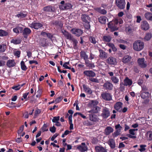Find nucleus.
Returning a JSON list of instances; mask_svg holds the SVG:
<instances>
[{
	"mask_svg": "<svg viewBox=\"0 0 152 152\" xmlns=\"http://www.w3.org/2000/svg\"><path fill=\"white\" fill-rule=\"evenodd\" d=\"M81 18L85 28L87 29H89L91 27L90 22L91 21L89 15L86 14H82Z\"/></svg>",
	"mask_w": 152,
	"mask_h": 152,
	"instance_id": "1",
	"label": "nucleus"
},
{
	"mask_svg": "<svg viewBox=\"0 0 152 152\" xmlns=\"http://www.w3.org/2000/svg\"><path fill=\"white\" fill-rule=\"evenodd\" d=\"M88 115L89 119L91 121H88L86 123L87 126L93 125L99 121V119L97 115L94 113H91Z\"/></svg>",
	"mask_w": 152,
	"mask_h": 152,
	"instance_id": "2",
	"label": "nucleus"
},
{
	"mask_svg": "<svg viewBox=\"0 0 152 152\" xmlns=\"http://www.w3.org/2000/svg\"><path fill=\"white\" fill-rule=\"evenodd\" d=\"M134 49L136 51L141 50L144 47V43L140 40L135 41L133 45Z\"/></svg>",
	"mask_w": 152,
	"mask_h": 152,
	"instance_id": "3",
	"label": "nucleus"
},
{
	"mask_svg": "<svg viewBox=\"0 0 152 152\" xmlns=\"http://www.w3.org/2000/svg\"><path fill=\"white\" fill-rule=\"evenodd\" d=\"M110 111L109 108L106 107H103L102 110L101 116L103 119H106L110 115Z\"/></svg>",
	"mask_w": 152,
	"mask_h": 152,
	"instance_id": "4",
	"label": "nucleus"
},
{
	"mask_svg": "<svg viewBox=\"0 0 152 152\" xmlns=\"http://www.w3.org/2000/svg\"><path fill=\"white\" fill-rule=\"evenodd\" d=\"M115 4L120 10H123L125 8L126 4L125 0H115Z\"/></svg>",
	"mask_w": 152,
	"mask_h": 152,
	"instance_id": "5",
	"label": "nucleus"
},
{
	"mask_svg": "<svg viewBox=\"0 0 152 152\" xmlns=\"http://www.w3.org/2000/svg\"><path fill=\"white\" fill-rule=\"evenodd\" d=\"M115 127L116 130L112 134L114 138L120 134L121 129L122 128L119 124L115 125Z\"/></svg>",
	"mask_w": 152,
	"mask_h": 152,
	"instance_id": "6",
	"label": "nucleus"
},
{
	"mask_svg": "<svg viewBox=\"0 0 152 152\" xmlns=\"http://www.w3.org/2000/svg\"><path fill=\"white\" fill-rule=\"evenodd\" d=\"M113 84L109 81H107L103 85L104 89L107 91H111L113 89Z\"/></svg>",
	"mask_w": 152,
	"mask_h": 152,
	"instance_id": "7",
	"label": "nucleus"
},
{
	"mask_svg": "<svg viewBox=\"0 0 152 152\" xmlns=\"http://www.w3.org/2000/svg\"><path fill=\"white\" fill-rule=\"evenodd\" d=\"M101 96L102 98L105 101H110L112 99V95L110 93L106 92H102Z\"/></svg>",
	"mask_w": 152,
	"mask_h": 152,
	"instance_id": "8",
	"label": "nucleus"
},
{
	"mask_svg": "<svg viewBox=\"0 0 152 152\" xmlns=\"http://www.w3.org/2000/svg\"><path fill=\"white\" fill-rule=\"evenodd\" d=\"M43 10L46 12H54L56 11V8L54 6L49 5L44 7Z\"/></svg>",
	"mask_w": 152,
	"mask_h": 152,
	"instance_id": "9",
	"label": "nucleus"
},
{
	"mask_svg": "<svg viewBox=\"0 0 152 152\" xmlns=\"http://www.w3.org/2000/svg\"><path fill=\"white\" fill-rule=\"evenodd\" d=\"M77 149L81 152H84L87 151L88 147L85 142H82L81 145L77 146Z\"/></svg>",
	"mask_w": 152,
	"mask_h": 152,
	"instance_id": "10",
	"label": "nucleus"
},
{
	"mask_svg": "<svg viewBox=\"0 0 152 152\" xmlns=\"http://www.w3.org/2000/svg\"><path fill=\"white\" fill-rule=\"evenodd\" d=\"M137 63L140 67L142 68H146L147 66L146 61H145L144 58H139L137 61Z\"/></svg>",
	"mask_w": 152,
	"mask_h": 152,
	"instance_id": "11",
	"label": "nucleus"
},
{
	"mask_svg": "<svg viewBox=\"0 0 152 152\" xmlns=\"http://www.w3.org/2000/svg\"><path fill=\"white\" fill-rule=\"evenodd\" d=\"M43 26V25L41 23L33 22L30 25V27L35 29L41 28Z\"/></svg>",
	"mask_w": 152,
	"mask_h": 152,
	"instance_id": "12",
	"label": "nucleus"
},
{
	"mask_svg": "<svg viewBox=\"0 0 152 152\" xmlns=\"http://www.w3.org/2000/svg\"><path fill=\"white\" fill-rule=\"evenodd\" d=\"M108 74L110 76H111L110 79L114 84H116L118 83L119 82V79L118 77L113 76L114 74L113 72H109Z\"/></svg>",
	"mask_w": 152,
	"mask_h": 152,
	"instance_id": "13",
	"label": "nucleus"
},
{
	"mask_svg": "<svg viewBox=\"0 0 152 152\" xmlns=\"http://www.w3.org/2000/svg\"><path fill=\"white\" fill-rule=\"evenodd\" d=\"M71 32L77 37H79L83 33L82 30L78 28H73L71 30Z\"/></svg>",
	"mask_w": 152,
	"mask_h": 152,
	"instance_id": "14",
	"label": "nucleus"
},
{
	"mask_svg": "<svg viewBox=\"0 0 152 152\" xmlns=\"http://www.w3.org/2000/svg\"><path fill=\"white\" fill-rule=\"evenodd\" d=\"M106 62L110 65H115L117 64L116 59L112 56L109 57L107 60Z\"/></svg>",
	"mask_w": 152,
	"mask_h": 152,
	"instance_id": "15",
	"label": "nucleus"
},
{
	"mask_svg": "<svg viewBox=\"0 0 152 152\" xmlns=\"http://www.w3.org/2000/svg\"><path fill=\"white\" fill-rule=\"evenodd\" d=\"M72 7V5L71 4L66 3L63 5L59 6V8L61 10H64L71 9Z\"/></svg>",
	"mask_w": 152,
	"mask_h": 152,
	"instance_id": "16",
	"label": "nucleus"
},
{
	"mask_svg": "<svg viewBox=\"0 0 152 152\" xmlns=\"http://www.w3.org/2000/svg\"><path fill=\"white\" fill-rule=\"evenodd\" d=\"M84 75L87 77H94L96 75L95 73L91 70H87L84 71Z\"/></svg>",
	"mask_w": 152,
	"mask_h": 152,
	"instance_id": "17",
	"label": "nucleus"
},
{
	"mask_svg": "<svg viewBox=\"0 0 152 152\" xmlns=\"http://www.w3.org/2000/svg\"><path fill=\"white\" fill-rule=\"evenodd\" d=\"M31 30L28 27L25 28L23 30V35L25 38H27L28 36L31 33Z\"/></svg>",
	"mask_w": 152,
	"mask_h": 152,
	"instance_id": "18",
	"label": "nucleus"
},
{
	"mask_svg": "<svg viewBox=\"0 0 152 152\" xmlns=\"http://www.w3.org/2000/svg\"><path fill=\"white\" fill-rule=\"evenodd\" d=\"M141 26L142 30L145 31L148 29L149 28V24L146 21L142 22Z\"/></svg>",
	"mask_w": 152,
	"mask_h": 152,
	"instance_id": "19",
	"label": "nucleus"
},
{
	"mask_svg": "<svg viewBox=\"0 0 152 152\" xmlns=\"http://www.w3.org/2000/svg\"><path fill=\"white\" fill-rule=\"evenodd\" d=\"M141 97L143 99H148L151 98V94L148 92L141 93Z\"/></svg>",
	"mask_w": 152,
	"mask_h": 152,
	"instance_id": "20",
	"label": "nucleus"
},
{
	"mask_svg": "<svg viewBox=\"0 0 152 152\" xmlns=\"http://www.w3.org/2000/svg\"><path fill=\"white\" fill-rule=\"evenodd\" d=\"M16 64L14 60L10 59L7 61L6 65L8 67L11 68L15 66Z\"/></svg>",
	"mask_w": 152,
	"mask_h": 152,
	"instance_id": "21",
	"label": "nucleus"
},
{
	"mask_svg": "<svg viewBox=\"0 0 152 152\" xmlns=\"http://www.w3.org/2000/svg\"><path fill=\"white\" fill-rule=\"evenodd\" d=\"M99 50L100 53L99 55V57L101 59H104L107 58V53L102 49H99Z\"/></svg>",
	"mask_w": 152,
	"mask_h": 152,
	"instance_id": "22",
	"label": "nucleus"
},
{
	"mask_svg": "<svg viewBox=\"0 0 152 152\" xmlns=\"http://www.w3.org/2000/svg\"><path fill=\"white\" fill-rule=\"evenodd\" d=\"M122 103L120 102H116L114 105V107L116 110L120 112L121 110V108L122 107Z\"/></svg>",
	"mask_w": 152,
	"mask_h": 152,
	"instance_id": "23",
	"label": "nucleus"
},
{
	"mask_svg": "<svg viewBox=\"0 0 152 152\" xmlns=\"http://www.w3.org/2000/svg\"><path fill=\"white\" fill-rule=\"evenodd\" d=\"M96 152H107L106 149L102 146H96L95 147Z\"/></svg>",
	"mask_w": 152,
	"mask_h": 152,
	"instance_id": "24",
	"label": "nucleus"
},
{
	"mask_svg": "<svg viewBox=\"0 0 152 152\" xmlns=\"http://www.w3.org/2000/svg\"><path fill=\"white\" fill-rule=\"evenodd\" d=\"M124 82L125 86H129L132 84L133 83L132 80L129 79L127 77H126L124 80Z\"/></svg>",
	"mask_w": 152,
	"mask_h": 152,
	"instance_id": "25",
	"label": "nucleus"
},
{
	"mask_svg": "<svg viewBox=\"0 0 152 152\" xmlns=\"http://www.w3.org/2000/svg\"><path fill=\"white\" fill-rule=\"evenodd\" d=\"M113 129L110 126L107 127L104 130L105 134L107 135H109L111 133L113 132Z\"/></svg>",
	"mask_w": 152,
	"mask_h": 152,
	"instance_id": "26",
	"label": "nucleus"
},
{
	"mask_svg": "<svg viewBox=\"0 0 152 152\" xmlns=\"http://www.w3.org/2000/svg\"><path fill=\"white\" fill-rule=\"evenodd\" d=\"M100 108L99 107L97 106H95L92 109L89 111L88 112L89 113H97L100 111Z\"/></svg>",
	"mask_w": 152,
	"mask_h": 152,
	"instance_id": "27",
	"label": "nucleus"
},
{
	"mask_svg": "<svg viewBox=\"0 0 152 152\" xmlns=\"http://www.w3.org/2000/svg\"><path fill=\"white\" fill-rule=\"evenodd\" d=\"M83 88L86 93L89 95L91 94L92 93V91L89 87L87 86L83 85Z\"/></svg>",
	"mask_w": 152,
	"mask_h": 152,
	"instance_id": "28",
	"label": "nucleus"
},
{
	"mask_svg": "<svg viewBox=\"0 0 152 152\" xmlns=\"http://www.w3.org/2000/svg\"><path fill=\"white\" fill-rule=\"evenodd\" d=\"M131 59V56L126 55L122 59V62L124 64H126L129 62Z\"/></svg>",
	"mask_w": 152,
	"mask_h": 152,
	"instance_id": "29",
	"label": "nucleus"
},
{
	"mask_svg": "<svg viewBox=\"0 0 152 152\" xmlns=\"http://www.w3.org/2000/svg\"><path fill=\"white\" fill-rule=\"evenodd\" d=\"M108 144L112 149H114L115 147V142L113 139H109L108 141Z\"/></svg>",
	"mask_w": 152,
	"mask_h": 152,
	"instance_id": "30",
	"label": "nucleus"
},
{
	"mask_svg": "<svg viewBox=\"0 0 152 152\" xmlns=\"http://www.w3.org/2000/svg\"><path fill=\"white\" fill-rule=\"evenodd\" d=\"M62 33L67 39L70 40L72 37L71 34L65 30L62 31Z\"/></svg>",
	"mask_w": 152,
	"mask_h": 152,
	"instance_id": "31",
	"label": "nucleus"
},
{
	"mask_svg": "<svg viewBox=\"0 0 152 152\" xmlns=\"http://www.w3.org/2000/svg\"><path fill=\"white\" fill-rule=\"evenodd\" d=\"M53 24L57 26H59L60 28H62L63 26V23L62 21L59 20H55L53 21Z\"/></svg>",
	"mask_w": 152,
	"mask_h": 152,
	"instance_id": "32",
	"label": "nucleus"
},
{
	"mask_svg": "<svg viewBox=\"0 0 152 152\" xmlns=\"http://www.w3.org/2000/svg\"><path fill=\"white\" fill-rule=\"evenodd\" d=\"M145 136L147 138L148 140L151 141L152 140V131H149L147 132L145 134Z\"/></svg>",
	"mask_w": 152,
	"mask_h": 152,
	"instance_id": "33",
	"label": "nucleus"
},
{
	"mask_svg": "<svg viewBox=\"0 0 152 152\" xmlns=\"http://www.w3.org/2000/svg\"><path fill=\"white\" fill-rule=\"evenodd\" d=\"M112 38L110 35L104 36L102 37V40L104 42H109L111 40Z\"/></svg>",
	"mask_w": 152,
	"mask_h": 152,
	"instance_id": "34",
	"label": "nucleus"
},
{
	"mask_svg": "<svg viewBox=\"0 0 152 152\" xmlns=\"http://www.w3.org/2000/svg\"><path fill=\"white\" fill-rule=\"evenodd\" d=\"M145 17L147 20L152 21V13L150 12L145 13Z\"/></svg>",
	"mask_w": 152,
	"mask_h": 152,
	"instance_id": "35",
	"label": "nucleus"
},
{
	"mask_svg": "<svg viewBox=\"0 0 152 152\" xmlns=\"http://www.w3.org/2000/svg\"><path fill=\"white\" fill-rule=\"evenodd\" d=\"M106 19L107 18L105 16H100L98 19L99 22L102 24L105 23Z\"/></svg>",
	"mask_w": 152,
	"mask_h": 152,
	"instance_id": "36",
	"label": "nucleus"
},
{
	"mask_svg": "<svg viewBox=\"0 0 152 152\" xmlns=\"http://www.w3.org/2000/svg\"><path fill=\"white\" fill-rule=\"evenodd\" d=\"M108 27L110 28L112 31H115L117 29L116 27H115L114 26L113 23L112 22H110L108 24Z\"/></svg>",
	"mask_w": 152,
	"mask_h": 152,
	"instance_id": "37",
	"label": "nucleus"
},
{
	"mask_svg": "<svg viewBox=\"0 0 152 152\" xmlns=\"http://www.w3.org/2000/svg\"><path fill=\"white\" fill-rule=\"evenodd\" d=\"M80 57L83 58L84 60L88 58V56L86 54V52L84 51H81L80 53Z\"/></svg>",
	"mask_w": 152,
	"mask_h": 152,
	"instance_id": "38",
	"label": "nucleus"
},
{
	"mask_svg": "<svg viewBox=\"0 0 152 152\" xmlns=\"http://www.w3.org/2000/svg\"><path fill=\"white\" fill-rule=\"evenodd\" d=\"M20 64L21 69L24 71H26L27 69V67L26 65L24 62L23 61H22L20 62Z\"/></svg>",
	"mask_w": 152,
	"mask_h": 152,
	"instance_id": "39",
	"label": "nucleus"
},
{
	"mask_svg": "<svg viewBox=\"0 0 152 152\" xmlns=\"http://www.w3.org/2000/svg\"><path fill=\"white\" fill-rule=\"evenodd\" d=\"M107 45L109 46V47L111 48L112 49V50L114 52H116L117 51V49L115 47L114 45L111 43H108L107 44Z\"/></svg>",
	"mask_w": 152,
	"mask_h": 152,
	"instance_id": "40",
	"label": "nucleus"
},
{
	"mask_svg": "<svg viewBox=\"0 0 152 152\" xmlns=\"http://www.w3.org/2000/svg\"><path fill=\"white\" fill-rule=\"evenodd\" d=\"M8 35V32L4 30L0 29V36H6Z\"/></svg>",
	"mask_w": 152,
	"mask_h": 152,
	"instance_id": "41",
	"label": "nucleus"
},
{
	"mask_svg": "<svg viewBox=\"0 0 152 152\" xmlns=\"http://www.w3.org/2000/svg\"><path fill=\"white\" fill-rule=\"evenodd\" d=\"M70 40H71L73 42V45H74V46L75 47V48L77 47V44L78 43V41L77 40L72 37L70 39Z\"/></svg>",
	"mask_w": 152,
	"mask_h": 152,
	"instance_id": "42",
	"label": "nucleus"
},
{
	"mask_svg": "<svg viewBox=\"0 0 152 152\" xmlns=\"http://www.w3.org/2000/svg\"><path fill=\"white\" fill-rule=\"evenodd\" d=\"M152 34L149 33H147L144 37V39L148 41L152 37Z\"/></svg>",
	"mask_w": 152,
	"mask_h": 152,
	"instance_id": "43",
	"label": "nucleus"
},
{
	"mask_svg": "<svg viewBox=\"0 0 152 152\" xmlns=\"http://www.w3.org/2000/svg\"><path fill=\"white\" fill-rule=\"evenodd\" d=\"M27 16L26 14H23V13L20 12V13L17 14L16 15V17L20 18H23L26 17Z\"/></svg>",
	"mask_w": 152,
	"mask_h": 152,
	"instance_id": "44",
	"label": "nucleus"
},
{
	"mask_svg": "<svg viewBox=\"0 0 152 152\" xmlns=\"http://www.w3.org/2000/svg\"><path fill=\"white\" fill-rule=\"evenodd\" d=\"M120 87L119 89L121 91H123L124 90L125 84L122 82H121L120 84Z\"/></svg>",
	"mask_w": 152,
	"mask_h": 152,
	"instance_id": "45",
	"label": "nucleus"
},
{
	"mask_svg": "<svg viewBox=\"0 0 152 152\" xmlns=\"http://www.w3.org/2000/svg\"><path fill=\"white\" fill-rule=\"evenodd\" d=\"M21 41L20 39H12L11 41V42L12 43H13L14 44L17 45L19 44L20 43Z\"/></svg>",
	"mask_w": 152,
	"mask_h": 152,
	"instance_id": "46",
	"label": "nucleus"
},
{
	"mask_svg": "<svg viewBox=\"0 0 152 152\" xmlns=\"http://www.w3.org/2000/svg\"><path fill=\"white\" fill-rule=\"evenodd\" d=\"M47 127V125L46 124H44L41 128L42 132H45L48 131V129Z\"/></svg>",
	"mask_w": 152,
	"mask_h": 152,
	"instance_id": "47",
	"label": "nucleus"
},
{
	"mask_svg": "<svg viewBox=\"0 0 152 152\" xmlns=\"http://www.w3.org/2000/svg\"><path fill=\"white\" fill-rule=\"evenodd\" d=\"M146 146V145H140V148L139 149V150L140 152H143L145 151L146 150L145 147Z\"/></svg>",
	"mask_w": 152,
	"mask_h": 152,
	"instance_id": "48",
	"label": "nucleus"
},
{
	"mask_svg": "<svg viewBox=\"0 0 152 152\" xmlns=\"http://www.w3.org/2000/svg\"><path fill=\"white\" fill-rule=\"evenodd\" d=\"M90 41L91 43L94 44H96V41L94 37H90Z\"/></svg>",
	"mask_w": 152,
	"mask_h": 152,
	"instance_id": "49",
	"label": "nucleus"
},
{
	"mask_svg": "<svg viewBox=\"0 0 152 152\" xmlns=\"http://www.w3.org/2000/svg\"><path fill=\"white\" fill-rule=\"evenodd\" d=\"M5 46L4 45H0V53L4 52L5 50Z\"/></svg>",
	"mask_w": 152,
	"mask_h": 152,
	"instance_id": "50",
	"label": "nucleus"
},
{
	"mask_svg": "<svg viewBox=\"0 0 152 152\" xmlns=\"http://www.w3.org/2000/svg\"><path fill=\"white\" fill-rule=\"evenodd\" d=\"M60 119V116H58L57 117H54L52 120V122L53 123H55L57 121H58Z\"/></svg>",
	"mask_w": 152,
	"mask_h": 152,
	"instance_id": "51",
	"label": "nucleus"
},
{
	"mask_svg": "<svg viewBox=\"0 0 152 152\" xmlns=\"http://www.w3.org/2000/svg\"><path fill=\"white\" fill-rule=\"evenodd\" d=\"M89 80L93 82H95L96 83H99V80L97 79V78H89Z\"/></svg>",
	"mask_w": 152,
	"mask_h": 152,
	"instance_id": "52",
	"label": "nucleus"
},
{
	"mask_svg": "<svg viewBox=\"0 0 152 152\" xmlns=\"http://www.w3.org/2000/svg\"><path fill=\"white\" fill-rule=\"evenodd\" d=\"M41 112L40 110L39 109H37L35 111V114H34V118H36L38 116V115Z\"/></svg>",
	"mask_w": 152,
	"mask_h": 152,
	"instance_id": "53",
	"label": "nucleus"
},
{
	"mask_svg": "<svg viewBox=\"0 0 152 152\" xmlns=\"http://www.w3.org/2000/svg\"><path fill=\"white\" fill-rule=\"evenodd\" d=\"M63 99L62 96H60L56 98L55 100V102L56 103H58L60 102Z\"/></svg>",
	"mask_w": 152,
	"mask_h": 152,
	"instance_id": "54",
	"label": "nucleus"
},
{
	"mask_svg": "<svg viewBox=\"0 0 152 152\" xmlns=\"http://www.w3.org/2000/svg\"><path fill=\"white\" fill-rule=\"evenodd\" d=\"M148 89L146 86L142 87V90L141 93L148 92Z\"/></svg>",
	"mask_w": 152,
	"mask_h": 152,
	"instance_id": "55",
	"label": "nucleus"
},
{
	"mask_svg": "<svg viewBox=\"0 0 152 152\" xmlns=\"http://www.w3.org/2000/svg\"><path fill=\"white\" fill-rule=\"evenodd\" d=\"M21 88V87L20 86V85H18V86H13L12 87V88L13 89H14L16 91L18 90H19Z\"/></svg>",
	"mask_w": 152,
	"mask_h": 152,
	"instance_id": "56",
	"label": "nucleus"
},
{
	"mask_svg": "<svg viewBox=\"0 0 152 152\" xmlns=\"http://www.w3.org/2000/svg\"><path fill=\"white\" fill-rule=\"evenodd\" d=\"M24 126L23 125H22L20 127L18 131V134H19L21 133L23 130Z\"/></svg>",
	"mask_w": 152,
	"mask_h": 152,
	"instance_id": "57",
	"label": "nucleus"
},
{
	"mask_svg": "<svg viewBox=\"0 0 152 152\" xmlns=\"http://www.w3.org/2000/svg\"><path fill=\"white\" fill-rule=\"evenodd\" d=\"M21 52L20 51L18 50L15 51L14 53V55L16 56H17L18 58H19L20 56Z\"/></svg>",
	"mask_w": 152,
	"mask_h": 152,
	"instance_id": "58",
	"label": "nucleus"
},
{
	"mask_svg": "<svg viewBox=\"0 0 152 152\" xmlns=\"http://www.w3.org/2000/svg\"><path fill=\"white\" fill-rule=\"evenodd\" d=\"M50 131L52 133H54L56 132V128L54 126H53L50 128Z\"/></svg>",
	"mask_w": 152,
	"mask_h": 152,
	"instance_id": "59",
	"label": "nucleus"
},
{
	"mask_svg": "<svg viewBox=\"0 0 152 152\" xmlns=\"http://www.w3.org/2000/svg\"><path fill=\"white\" fill-rule=\"evenodd\" d=\"M91 104L95 106H96V105L98 104V102L96 100H92L91 101Z\"/></svg>",
	"mask_w": 152,
	"mask_h": 152,
	"instance_id": "60",
	"label": "nucleus"
},
{
	"mask_svg": "<svg viewBox=\"0 0 152 152\" xmlns=\"http://www.w3.org/2000/svg\"><path fill=\"white\" fill-rule=\"evenodd\" d=\"M58 135V134L56 133L51 137V140L52 141H53L55 138H56Z\"/></svg>",
	"mask_w": 152,
	"mask_h": 152,
	"instance_id": "61",
	"label": "nucleus"
},
{
	"mask_svg": "<svg viewBox=\"0 0 152 152\" xmlns=\"http://www.w3.org/2000/svg\"><path fill=\"white\" fill-rule=\"evenodd\" d=\"M18 30L19 31V33H22L23 31V28L21 27H19V26H17Z\"/></svg>",
	"mask_w": 152,
	"mask_h": 152,
	"instance_id": "62",
	"label": "nucleus"
},
{
	"mask_svg": "<svg viewBox=\"0 0 152 152\" xmlns=\"http://www.w3.org/2000/svg\"><path fill=\"white\" fill-rule=\"evenodd\" d=\"M107 13V11L105 10L104 9H102L99 13L103 15H105Z\"/></svg>",
	"mask_w": 152,
	"mask_h": 152,
	"instance_id": "63",
	"label": "nucleus"
},
{
	"mask_svg": "<svg viewBox=\"0 0 152 152\" xmlns=\"http://www.w3.org/2000/svg\"><path fill=\"white\" fill-rule=\"evenodd\" d=\"M46 36L48 38H49V39H52L53 38V35H52L51 34L49 33H48L47 34Z\"/></svg>",
	"mask_w": 152,
	"mask_h": 152,
	"instance_id": "64",
	"label": "nucleus"
}]
</instances>
